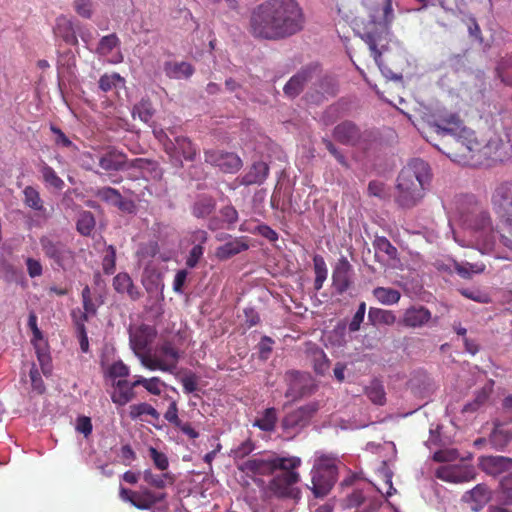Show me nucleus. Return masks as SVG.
Listing matches in <instances>:
<instances>
[{"mask_svg":"<svg viewBox=\"0 0 512 512\" xmlns=\"http://www.w3.org/2000/svg\"><path fill=\"white\" fill-rule=\"evenodd\" d=\"M431 128L441 137V144H434L451 160L460 164L480 162L481 157H489L492 144L482 146L475 132L464 125L457 113L441 112L434 115Z\"/></svg>","mask_w":512,"mask_h":512,"instance_id":"1","label":"nucleus"},{"mask_svg":"<svg viewBox=\"0 0 512 512\" xmlns=\"http://www.w3.org/2000/svg\"><path fill=\"white\" fill-rule=\"evenodd\" d=\"M303 13L296 0H267L251 13L250 32L256 38L277 40L302 29Z\"/></svg>","mask_w":512,"mask_h":512,"instance_id":"2","label":"nucleus"},{"mask_svg":"<svg viewBox=\"0 0 512 512\" xmlns=\"http://www.w3.org/2000/svg\"><path fill=\"white\" fill-rule=\"evenodd\" d=\"M430 178V167L427 162L418 158L411 160L398 175L397 203L403 208L415 206L423 197L424 187Z\"/></svg>","mask_w":512,"mask_h":512,"instance_id":"3","label":"nucleus"},{"mask_svg":"<svg viewBox=\"0 0 512 512\" xmlns=\"http://www.w3.org/2000/svg\"><path fill=\"white\" fill-rule=\"evenodd\" d=\"M472 227L476 244L482 253H488L494 249L497 235L500 242L512 250V216L500 218L499 229L495 231L489 213L480 211L475 215Z\"/></svg>","mask_w":512,"mask_h":512,"instance_id":"4","label":"nucleus"},{"mask_svg":"<svg viewBox=\"0 0 512 512\" xmlns=\"http://www.w3.org/2000/svg\"><path fill=\"white\" fill-rule=\"evenodd\" d=\"M338 459L332 454H320L311 469L310 487L315 498H324L335 485L338 478Z\"/></svg>","mask_w":512,"mask_h":512,"instance_id":"5","label":"nucleus"},{"mask_svg":"<svg viewBox=\"0 0 512 512\" xmlns=\"http://www.w3.org/2000/svg\"><path fill=\"white\" fill-rule=\"evenodd\" d=\"M284 460L288 461L283 467L277 468L278 473L273 474L268 489L277 498H294L299 493L295 485L301 479L297 470L301 466L302 460L298 456H284Z\"/></svg>","mask_w":512,"mask_h":512,"instance_id":"6","label":"nucleus"},{"mask_svg":"<svg viewBox=\"0 0 512 512\" xmlns=\"http://www.w3.org/2000/svg\"><path fill=\"white\" fill-rule=\"evenodd\" d=\"M360 37L369 46L376 64L381 66L383 50H386L390 42V26L387 20H376L371 16L363 24Z\"/></svg>","mask_w":512,"mask_h":512,"instance_id":"7","label":"nucleus"},{"mask_svg":"<svg viewBox=\"0 0 512 512\" xmlns=\"http://www.w3.org/2000/svg\"><path fill=\"white\" fill-rule=\"evenodd\" d=\"M180 357V351L174 343L165 340L157 345L149 355L142 357V365L152 371L160 370L173 373L178 366Z\"/></svg>","mask_w":512,"mask_h":512,"instance_id":"8","label":"nucleus"},{"mask_svg":"<svg viewBox=\"0 0 512 512\" xmlns=\"http://www.w3.org/2000/svg\"><path fill=\"white\" fill-rule=\"evenodd\" d=\"M318 410V402H310L288 412L281 420L280 425L283 432L295 436L310 424Z\"/></svg>","mask_w":512,"mask_h":512,"instance_id":"9","label":"nucleus"},{"mask_svg":"<svg viewBox=\"0 0 512 512\" xmlns=\"http://www.w3.org/2000/svg\"><path fill=\"white\" fill-rule=\"evenodd\" d=\"M39 242L45 257L59 268L65 270L73 264L74 252L66 243L49 236H42Z\"/></svg>","mask_w":512,"mask_h":512,"instance_id":"10","label":"nucleus"},{"mask_svg":"<svg viewBox=\"0 0 512 512\" xmlns=\"http://www.w3.org/2000/svg\"><path fill=\"white\" fill-rule=\"evenodd\" d=\"M287 461L284 460V456L272 453L266 457L248 459L240 464L238 469L247 474L273 475L277 468L283 467Z\"/></svg>","mask_w":512,"mask_h":512,"instance_id":"11","label":"nucleus"},{"mask_svg":"<svg viewBox=\"0 0 512 512\" xmlns=\"http://www.w3.org/2000/svg\"><path fill=\"white\" fill-rule=\"evenodd\" d=\"M156 335V329L146 324H142L136 329L130 330V346L141 362L143 356L151 353L150 345L153 343Z\"/></svg>","mask_w":512,"mask_h":512,"instance_id":"12","label":"nucleus"},{"mask_svg":"<svg viewBox=\"0 0 512 512\" xmlns=\"http://www.w3.org/2000/svg\"><path fill=\"white\" fill-rule=\"evenodd\" d=\"M172 151L166 152L170 162L177 167L183 166V160L194 161L198 155V148L186 136H175L172 141Z\"/></svg>","mask_w":512,"mask_h":512,"instance_id":"13","label":"nucleus"},{"mask_svg":"<svg viewBox=\"0 0 512 512\" xmlns=\"http://www.w3.org/2000/svg\"><path fill=\"white\" fill-rule=\"evenodd\" d=\"M204 158L206 163L218 167L224 173H236L243 165L241 158L233 152L205 150Z\"/></svg>","mask_w":512,"mask_h":512,"instance_id":"14","label":"nucleus"},{"mask_svg":"<svg viewBox=\"0 0 512 512\" xmlns=\"http://www.w3.org/2000/svg\"><path fill=\"white\" fill-rule=\"evenodd\" d=\"M332 135L337 142L347 146H359L367 140V132H362L354 122L349 120L336 125Z\"/></svg>","mask_w":512,"mask_h":512,"instance_id":"15","label":"nucleus"},{"mask_svg":"<svg viewBox=\"0 0 512 512\" xmlns=\"http://www.w3.org/2000/svg\"><path fill=\"white\" fill-rule=\"evenodd\" d=\"M491 204L499 218L512 216V182H502L495 187Z\"/></svg>","mask_w":512,"mask_h":512,"instance_id":"16","label":"nucleus"},{"mask_svg":"<svg viewBox=\"0 0 512 512\" xmlns=\"http://www.w3.org/2000/svg\"><path fill=\"white\" fill-rule=\"evenodd\" d=\"M288 389L285 392L287 398L297 400L313 392L311 378L306 373L291 371L287 373Z\"/></svg>","mask_w":512,"mask_h":512,"instance_id":"17","label":"nucleus"},{"mask_svg":"<svg viewBox=\"0 0 512 512\" xmlns=\"http://www.w3.org/2000/svg\"><path fill=\"white\" fill-rule=\"evenodd\" d=\"M436 476L446 482L465 483L474 480L476 473L472 466H445L437 470Z\"/></svg>","mask_w":512,"mask_h":512,"instance_id":"18","label":"nucleus"},{"mask_svg":"<svg viewBox=\"0 0 512 512\" xmlns=\"http://www.w3.org/2000/svg\"><path fill=\"white\" fill-rule=\"evenodd\" d=\"M432 318L431 311L423 305H413L407 308L400 323L408 328H421L429 323Z\"/></svg>","mask_w":512,"mask_h":512,"instance_id":"19","label":"nucleus"},{"mask_svg":"<svg viewBox=\"0 0 512 512\" xmlns=\"http://www.w3.org/2000/svg\"><path fill=\"white\" fill-rule=\"evenodd\" d=\"M352 265L346 257L338 259L332 273L333 286L338 293L346 292L351 285Z\"/></svg>","mask_w":512,"mask_h":512,"instance_id":"20","label":"nucleus"},{"mask_svg":"<svg viewBox=\"0 0 512 512\" xmlns=\"http://www.w3.org/2000/svg\"><path fill=\"white\" fill-rule=\"evenodd\" d=\"M479 468L488 475L497 476L512 469V458L505 456H482Z\"/></svg>","mask_w":512,"mask_h":512,"instance_id":"21","label":"nucleus"},{"mask_svg":"<svg viewBox=\"0 0 512 512\" xmlns=\"http://www.w3.org/2000/svg\"><path fill=\"white\" fill-rule=\"evenodd\" d=\"M127 156L114 147H109L99 157V166L105 171H120L126 168Z\"/></svg>","mask_w":512,"mask_h":512,"instance_id":"22","label":"nucleus"},{"mask_svg":"<svg viewBox=\"0 0 512 512\" xmlns=\"http://www.w3.org/2000/svg\"><path fill=\"white\" fill-rule=\"evenodd\" d=\"M93 195L99 200L113 205L122 211H131V208L133 207V203L131 201L124 200L121 193L112 187L106 186L98 188Z\"/></svg>","mask_w":512,"mask_h":512,"instance_id":"23","label":"nucleus"},{"mask_svg":"<svg viewBox=\"0 0 512 512\" xmlns=\"http://www.w3.org/2000/svg\"><path fill=\"white\" fill-rule=\"evenodd\" d=\"M314 68L307 67L299 71L284 86V93L290 98L298 96L308 81L313 78Z\"/></svg>","mask_w":512,"mask_h":512,"instance_id":"24","label":"nucleus"},{"mask_svg":"<svg viewBox=\"0 0 512 512\" xmlns=\"http://www.w3.org/2000/svg\"><path fill=\"white\" fill-rule=\"evenodd\" d=\"M494 384L495 382L493 380H489L485 383L484 386H482L480 389H477L474 392V398L472 401L466 403L463 408V413H474L478 411L480 408L485 406L494 390Z\"/></svg>","mask_w":512,"mask_h":512,"instance_id":"25","label":"nucleus"},{"mask_svg":"<svg viewBox=\"0 0 512 512\" xmlns=\"http://www.w3.org/2000/svg\"><path fill=\"white\" fill-rule=\"evenodd\" d=\"M113 288L117 293L127 294L132 301H136L142 296L141 291L126 272H120L113 278Z\"/></svg>","mask_w":512,"mask_h":512,"instance_id":"26","label":"nucleus"},{"mask_svg":"<svg viewBox=\"0 0 512 512\" xmlns=\"http://www.w3.org/2000/svg\"><path fill=\"white\" fill-rule=\"evenodd\" d=\"M249 245L243 237L234 238L233 240L219 246L216 249L215 256L221 260H228L231 257L248 250Z\"/></svg>","mask_w":512,"mask_h":512,"instance_id":"27","label":"nucleus"},{"mask_svg":"<svg viewBox=\"0 0 512 512\" xmlns=\"http://www.w3.org/2000/svg\"><path fill=\"white\" fill-rule=\"evenodd\" d=\"M54 34L69 45H77L78 43L73 22L65 16L56 19Z\"/></svg>","mask_w":512,"mask_h":512,"instance_id":"28","label":"nucleus"},{"mask_svg":"<svg viewBox=\"0 0 512 512\" xmlns=\"http://www.w3.org/2000/svg\"><path fill=\"white\" fill-rule=\"evenodd\" d=\"M489 499L490 492L483 484L476 485L464 495V500L471 503V509L475 512L480 511L487 504Z\"/></svg>","mask_w":512,"mask_h":512,"instance_id":"29","label":"nucleus"},{"mask_svg":"<svg viewBox=\"0 0 512 512\" xmlns=\"http://www.w3.org/2000/svg\"><path fill=\"white\" fill-rule=\"evenodd\" d=\"M269 175V166L262 161L253 163L249 171L242 177L241 184L245 186L262 184Z\"/></svg>","mask_w":512,"mask_h":512,"instance_id":"30","label":"nucleus"},{"mask_svg":"<svg viewBox=\"0 0 512 512\" xmlns=\"http://www.w3.org/2000/svg\"><path fill=\"white\" fill-rule=\"evenodd\" d=\"M114 392L111 394V400L117 406H124L132 401L136 394L127 380H118L114 383Z\"/></svg>","mask_w":512,"mask_h":512,"instance_id":"31","label":"nucleus"},{"mask_svg":"<svg viewBox=\"0 0 512 512\" xmlns=\"http://www.w3.org/2000/svg\"><path fill=\"white\" fill-rule=\"evenodd\" d=\"M165 493H155L149 489H144L141 492H136L135 500L132 505L140 510L150 509L153 505L165 499Z\"/></svg>","mask_w":512,"mask_h":512,"instance_id":"32","label":"nucleus"},{"mask_svg":"<svg viewBox=\"0 0 512 512\" xmlns=\"http://www.w3.org/2000/svg\"><path fill=\"white\" fill-rule=\"evenodd\" d=\"M216 209V201L211 196L198 197L191 207V213L198 219L210 216Z\"/></svg>","mask_w":512,"mask_h":512,"instance_id":"33","label":"nucleus"},{"mask_svg":"<svg viewBox=\"0 0 512 512\" xmlns=\"http://www.w3.org/2000/svg\"><path fill=\"white\" fill-rule=\"evenodd\" d=\"M165 74L169 78H189L194 73L193 66L188 62H166L164 65Z\"/></svg>","mask_w":512,"mask_h":512,"instance_id":"34","label":"nucleus"},{"mask_svg":"<svg viewBox=\"0 0 512 512\" xmlns=\"http://www.w3.org/2000/svg\"><path fill=\"white\" fill-rule=\"evenodd\" d=\"M278 420L277 411L274 407L266 408L263 413L254 421L253 426L258 427L264 432L275 430Z\"/></svg>","mask_w":512,"mask_h":512,"instance_id":"35","label":"nucleus"},{"mask_svg":"<svg viewBox=\"0 0 512 512\" xmlns=\"http://www.w3.org/2000/svg\"><path fill=\"white\" fill-rule=\"evenodd\" d=\"M365 395L376 405H384L386 402V392L383 383L378 379H373L364 389Z\"/></svg>","mask_w":512,"mask_h":512,"instance_id":"36","label":"nucleus"},{"mask_svg":"<svg viewBox=\"0 0 512 512\" xmlns=\"http://www.w3.org/2000/svg\"><path fill=\"white\" fill-rule=\"evenodd\" d=\"M144 415L150 416L155 421H158L160 419L159 412L147 402H141L129 406V417L132 420H143L142 417Z\"/></svg>","mask_w":512,"mask_h":512,"instance_id":"37","label":"nucleus"},{"mask_svg":"<svg viewBox=\"0 0 512 512\" xmlns=\"http://www.w3.org/2000/svg\"><path fill=\"white\" fill-rule=\"evenodd\" d=\"M368 319L373 325H393L396 322V315L391 310L370 307Z\"/></svg>","mask_w":512,"mask_h":512,"instance_id":"38","label":"nucleus"},{"mask_svg":"<svg viewBox=\"0 0 512 512\" xmlns=\"http://www.w3.org/2000/svg\"><path fill=\"white\" fill-rule=\"evenodd\" d=\"M72 318L76 327L77 337L80 344V349L83 353L89 352V340L85 327L87 317L85 314H81L79 317L76 315V311L72 312Z\"/></svg>","mask_w":512,"mask_h":512,"instance_id":"39","label":"nucleus"},{"mask_svg":"<svg viewBox=\"0 0 512 512\" xmlns=\"http://www.w3.org/2000/svg\"><path fill=\"white\" fill-rule=\"evenodd\" d=\"M377 253H384L389 261H399L397 248L384 236H377L373 241Z\"/></svg>","mask_w":512,"mask_h":512,"instance_id":"40","label":"nucleus"},{"mask_svg":"<svg viewBox=\"0 0 512 512\" xmlns=\"http://www.w3.org/2000/svg\"><path fill=\"white\" fill-rule=\"evenodd\" d=\"M454 270L457 274L464 278L469 279L473 274H480L485 270V264L482 262L470 263V262H453Z\"/></svg>","mask_w":512,"mask_h":512,"instance_id":"41","label":"nucleus"},{"mask_svg":"<svg viewBox=\"0 0 512 512\" xmlns=\"http://www.w3.org/2000/svg\"><path fill=\"white\" fill-rule=\"evenodd\" d=\"M372 293L383 305L396 304L401 298V294L398 290L389 287H376Z\"/></svg>","mask_w":512,"mask_h":512,"instance_id":"42","label":"nucleus"},{"mask_svg":"<svg viewBox=\"0 0 512 512\" xmlns=\"http://www.w3.org/2000/svg\"><path fill=\"white\" fill-rule=\"evenodd\" d=\"M313 266L315 273L314 289L316 291H319L323 287V284L327 279V265L324 258L321 255L316 254L313 257Z\"/></svg>","mask_w":512,"mask_h":512,"instance_id":"43","label":"nucleus"},{"mask_svg":"<svg viewBox=\"0 0 512 512\" xmlns=\"http://www.w3.org/2000/svg\"><path fill=\"white\" fill-rule=\"evenodd\" d=\"M23 195V202L27 207L35 211L44 210L43 200L41 199L40 194L36 188L33 186H26L23 190Z\"/></svg>","mask_w":512,"mask_h":512,"instance_id":"44","label":"nucleus"},{"mask_svg":"<svg viewBox=\"0 0 512 512\" xmlns=\"http://www.w3.org/2000/svg\"><path fill=\"white\" fill-rule=\"evenodd\" d=\"M154 112L152 102L149 99L143 98L133 107L132 116L133 118L138 116L141 121L148 123L152 119Z\"/></svg>","mask_w":512,"mask_h":512,"instance_id":"45","label":"nucleus"},{"mask_svg":"<svg viewBox=\"0 0 512 512\" xmlns=\"http://www.w3.org/2000/svg\"><path fill=\"white\" fill-rule=\"evenodd\" d=\"M143 478L146 483L150 486H153L158 489H163L166 487V480L169 483H173L174 479L170 475V473H163L161 475L154 474L151 470H145L143 473Z\"/></svg>","mask_w":512,"mask_h":512,"instance_id":"46","label":"nucleus"},{"mask_svg":"<svg viewBox=\"0 0 512 512\" xmlns=\"http://www.w3.org/2000/svg\"><path fill=\"white\" fill-rule=\"evenodd\" d=\"M95 227V218L90 211H84L80 214L76 228L77 231L83 236H89Z\"/></svg>","mask_w":512,"mask_h":512,"instance_id":"47","label":"nucleus"},{"mask_svg":"<svg viewBox=\"0 0 512 512\" xmlns=\"http://www.w3.org/2000/svg\"><path fill=\"white\" fill-rule=\"evenodd\" d=\"M512 436L508 431L494 430L489 438L490 444L495 450H504L511 442Z\"/></svg>","mask_w":512,"mask_h":512,"instance_id":"48","label":"nucleus"},{"mask_svg":"<svg viewBox=\"0 0 512 512\" xmlns=\"http://www.w3.org/2000/svg\"><path fill=\"white\" fill-rule=\"evenodd\" d=\"M41 173L43 180L47 185L58 190H61L64 187V181L57 175L51 166L44 164L41 168Z\"/></svg>","mask_w":512,"mask_h":512,"instance_id":"49","label":"nucleus"},{"mask_svg":"<svg viewBox=\"0 0 512 512\" xmlns=\"http://www.w3.org/2000/svg\"><path fill=\"white\" fill-rule=\"evenodd\" d=\"M116 268V249L113 245L106 248L105 255L102 260L103 272L107 275L114 273Z\"/></svg>","mask_w":512,"mask_h":512,"instance_id":"50","label":"nucleus"},{"mask_svg":"<svg viewBox=\"0 0 512 512\" xmlns=\"http://www.w3.org/2000/svg\"><path fill=\"white\" fill-rule=\"evenodd\" d=\"M119 83H124V79L119 74H104L99 79V88L103 92H108L116 88Z\"/></svg>","mask_w":512,"mask_h":512,"instance_id":"51","label":"nucleus"},{"mask_svg":"<svg viewBox=\"0 0 512 512\" xmlns=\"http://www.w3.org/2000/svg\"><path fill=\"white\" fill-rule=\"evenodd\" d=\"M321 96L318 100L327 96H334L337 93V84L333 77L326 76L319 83Z\"/></svg>","mask_w":512,"mask_h":512,"instance_id":"52","label":"nucleus"},{"mask_svg":"<svg viewBox=\"0 0 512 512\" xmlns=\"http://www.w3.org/2000/svg\"><path fill=\"white\" fill-rule=\"evenodd\" d=\"M148 451L154 466L161 471H166L169 467V460L166 454L158 451L154 447H150Z\"/></svg>","mask_w":512,"mask_h":512,"instance_id":"53","label":"nucleus"},{"mask_svg":"<svg viewBox=\"0 0 512 512\" xmlns=\"http://www.w3.org/2000/svg\"><path fill=\"white\" fill-rule=\"evenodd\" d=\"M501 80L512 85V57L503 60L497 68Z\"/></svg>","mask_w":512,"mask_h":512,"instance_id":"54","label":"nucleus"},{"mask_svg":"<svg viewBox=\"0 0 512 512\" xmlns=\"http://www.w3.org/2000/svg\"><path fill=\"white\" fill-rule=\"evenodd\" d=\"M254 449H255L254 443L250 439H248V440L242 442L238 447L233 449L231 451V455L235 460L243 459L246 456H248L250 453H252Z\"/></svg>","mask_w":512,"mask_h":512,"instance_id":"55","label":"nucleus"},{"mask_svg":"<svg viewBox=\"0 0 512 512\" xmlns=\"http://www.w3.org/2000/svg\"><path fill=\"white\" fill-rule=\"evenodd\" d=\"M159 252V245L156 241H150L142 244L137 252L141 258H154Z\"/></svg>","mask_w":512,"mask_h":512,"instance_id":"56","label":"nucleus"},{"mask_svg":"<svg viewBox=\"0 0 512 512\" xmlns=\"http://www.w3.org/2000/svg\"><path fill=\"white\" fill-rule=\"evenodd\" d=\"M108 375L113 379L127 377L129 375V367L122 361L114 362L108 369Z\"/></svg>","mask_w":512,"mask_h":512,"instance_id":"57","label":"nucleus"},{"mask_svg":"<svg viewBox=\"0 0 512 512\" xmlns=\"http://www.w3.org/2000/svg\"><path fill=\"white\" fill-rule=\"evenodd\" d=\"M50 130L55 134V144L66 148H76L73 142L64 134V132L55 125H51Z\"/></svg>","mask_w":512,"mask_h":512,"instance_id":"58","label":"nucleus"},{"mask_svg":"<svg viewBox=\"0 0 512 512\" xmlns=\"http://www.w3.org/2000/svg\"><path fill=\"white\" fill-rule=\"evenodd\" d=\"M322 143L324 144L325 148L330 152V154L335 157L339 164L345 167L348 166L345 156L343 155V153L340 152V150L334 145V143L331 140L323 138Z\"/></svg>","mask_w":512,"mask_h":512,"instance_id":"59","label":"nucleus"},{"mask_svg":"<svg viewBox=\"0 0 512 512\" xmlns=\"http://www.w3.org/2000/svg\"><path fill=\"white\" fill-rule=\"evenodd\" d=\"M204 248L201 244L194 245L189 252V255L186 260V265L189 268H194L197 266L200 258L203 256Z\"/></svg>","mask_w":512,"mask_h":512,"instance_id":"60","label":"nucleus"},{"mask_svg":"<svg viewBox=\"0 0 512 512\" xmlns=\"http://www.w3.org/2000/svg\"><path fill=\"white\" fill-rule=\"evenodd\" d=\"M223 221L229 226L234 225L238 221V212L232 205L224 206L220 209Z\"/></svg>","mask_w":512,"mask_h":512,"instance_id":"61","label":"nucleus"},{"mask_svg":"<svg viewBox=\"0 0 512 512\" xmlns=\"http://www.w3.org/2000/svg\"><path fill=\"white\" fill-rule=\"evenodd\" d=\"M153 134L155 138L158 140V142L162 145V148L165 153L172 151L173 139L169 137L166 131H164L163 129H154Z\"/></svg>","mask_w":512,"mask_h":512,"instance_id":"62","label":"nucleus"},{"mask_svg":"<svg viewBox=\"0 0 512 512\" xmlns=\"http://www.w3.org/2000/svg\"><path fill=\"white\" fill-rule=\"evenodd\" d=\"M25 262L27 266L28 275L31 278L40 277L43 274V267L39 260L28 257Z\"/></svg>","mask_w":512,"mask_h":512,"instance_id":"63","label":"nucleus"},{"mask_svg":"<svg viewBox=\"0 0 512 512\" xmlns=\"http://www.w3.org/2000/svg\"><path fill=\"white\" fill-rule=\"evenodd\" d=\"M119 43V39L115 34L102 37L99 43V49L105 53L111 52Z\"/></svg>","mask_w":512,"mask_h":512,"instance_id":"64","label":"nucleus"}]
</instances>
